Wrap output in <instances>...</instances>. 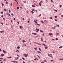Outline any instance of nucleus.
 <instances>
[{
    "label": "nucleus",
    "mask_w": 63,
    "mask_h": 63,
    "mask_svg": "<svg viewBox=\"0 0 63 63\" xmlns=\"http://www.w3.org/2000/svg\"><path fill=\"white\" fill-rule=\"evenodd\" d=\"M48 56H49V57H52V55L51 54H49L48 55Z\"/></svg>",
    "instance_id": "obj_1"
},
{
    "label": "nucleus",
    "mask_w": 63,
    "mask_h": 63,
    "mask_svg": "<svg viewBox=\"0 0 63 63\" xmlns=\"http://www.w3.org/2000/svg\"><path fill=\"white\" fill-rule=\"evenodd\" d=\"M28 54H24V56L26 57H27V56H28Z\"/></svg>",
    "instance_id": "obj_2"
},
{
    "label": "nucleus",
    "mask_w": 63,
    "mask_h": 63,
    "mask_svg": "<svg viewBox=\"0 0 63 63\" xmlns=\"http://www.w3.org/2000/svg\"><path fill=\"white\" fill-rule=\"evenodd\" d=\"M6 14H7V15H8V16H10V14H9V13L8 12Z\"/></svg>",
    "instance_id": "obj_3"
},
{
    "label": "nucleus",
    "mask_w": 63,
    "mask_h": 63,
    "mask_svg": "<svg viewBox=\"0 0 63 63\" xmlns=\"http://www.w3.org/2000/svg\"><path fill=\"white\" fill-rule=\"evenodd\" d=\"M44 22H45V23H47V20H45L44 21Z\"/></svg>",
    "instance_id": "obj_4"
},
{
    "label": "nucleus",
    "mask_w": 63,
    "mask_h": 63,
    "mask_svg": "<svg viewBox=\"0 0 63 63\" xmlns=\"http://www.w3.org/2000/svg\"><path fill=\"white\" fill-rule=\"evenodd\" d=\"M3 51L4 53H5V54L6 53V52L4 50H3Z\"/></svg>",
    "instance_id": "obj_5"
},
{
    "label": "nucleus",
    "mask_w": 63,
    "mask_h": 63,
    "mask_svg": "<svg viewBox=\"0 0 63 63\" xmlns=\"http://www.w3.org/2000/svg\"><path fill=\"white\" fill-rule=\"evenodd\" d=\"M32 33L33 34V35H37V34H36V33H34V32H32Z\"/></svg>",
    "instance_id": "obj_6"
},
{
    "label": "nucleus",
    "mask_w": 63,
    "mask_h": 63,
    "mask_svg": "<svg viewBox=\"0 0 63 63\" xmlns=\"http://www.w3.org/2000/svg\"><path fill=\"white\" fill-rule=\"evenodd\" d=\"M0 33H4V32L3 31H0Z\"/></svg>",
    "instance_id": "obj_7"
},
{
    "label": "nucleus",
    "mask_w": 63,
    "mask_h": 63,
    "mask_svg": "<svg viewBox=\"0 0 63 63\" xmlns=\"http://www.w3.org/2000/svg\"><path fill=\"white\" fill-rule=\"evenodd\" d=\"M23 43H25L26 42V41L25 40H23L22 41Z\"/></svg>",
    "instance_id": "obj_8"
},
{
    "label": "nucleus",
    "mask_w": 63,
    "mask_h": 63,
    "mask_svg": "<svg viewBox=\"0 0 63 63\" xmlns=\"http://www.w3.org/2000/svg\"><path fill=\"white\" fill-rule=\"evenodd\" d=\"M17 48L18 49H19V48H20V47H19V46L17 47Z\"/></svg>",
    "instance_id": "obj_9"
},
{
    "label": "nucleus",
    "mask_w": 63,
    "mask_h": 63,
    "mask_svg": "<svg viewBox=\"0 0 63 63\" xmlns=\"http://www.w3.org/2000/svg\"><path fill=\"white\" fill-rule=\"evenodd\" d=\"M7 58H12V57L10 56V57H7Z\"/></svg>",
    "instance_id": "obj_10"
},
{
    "label": "nucleus",
    "mask_w": 63,
    "mask_h": 63,
    "mask_svg": "<svg viewBox=\"0 0 63 63\" xmlns=\"http://www.w3.org/2000/svg\"><path fill=\"white\" fill-rule=\"evenodd\" d=\"M36 30H37V31H39V29H35Z\"/></svg>",
    "instance_id": "obj_11"
},
{
    "label": "nucleus",
    "mask_w": 63,
    "mask_h": 63,
    "mask_svg": "<svg viewBox=\"0 0 63 63\" xmlns=\"http://www.w3.org/2000/svg\"><path fill=\"white\" fill-rule=\"evenodd\" d=\"M52 35V33H49V35L50 36H51V35Z\"/></svg>",
    "instance_id": "obj_12"
},
{
    "label": "nucleus",
    "mask_w": 63,
    "mask_h": 63,
    "mask_svg": "<svg viewBox=\"0 0 63 63\" xmlns=\"http://www.w3.org/2000/svg\"><path fill=\"white\" fill-rule=\"evenodd\" d=\"M23 3H26V1H23Z\"/></svg>",
    "instance_id": "obj_13"
},
{
    "label": "nucleus",
    "mask_w": 63,
    "mask_h": 63,
    "mask_svg": "<svg viewBox=\"0 0 63 63\" xmlns=\"http://www.w3.org/2000/svg\"><path fill=\"white\" fill-rule=\"evenodd\" d=\"M40 31L42 33H43V32H44L42 30H40Z\"/></svg>",
    "instance_id": "obj_14"
},
{
    "label": "nucleus",
    "mask_w": 63,
    "mask_h": 63,
    "mask_svg": "<svg viewBox=\"0 0 63 63\" xmlns=\"http://www.w3.org/2000/svg\"><path fill=\"white\" fill-rule=\"evenodd\" d=\"M37 45H40V46H41V44L39 43H37Z\"/></svg>",
    "instance_id": "obj_15"
},
{
    "label": "nucleus",
    "mask_w": 63,
    "mask_h": 63,
    "mask_svg": "<svg viewBox=\"0 0 63 63\" xmlns=\"http://www.w3.org/2000/svg\"><path fill=\"white\" fill-rule=\"evenodd\" d=\"M41 40L42 41H43V37H41Z\"/></svg>",
    "instance_id": "obj_16"
},
{
    "label": "nucleus",
    "mask_w": 63,
    "mask_h": 63,
    "mask_svg": "<svg viewBox=\"0 0 63 63\" xmlns=\"http://www.w3.org/2000/svg\"><path fill=\"white\" fill-rule=\"evenodd\" d=\"M37 52L38 53H41V52L40 51H37Z\"/></svg>",
    "instance_id": "obj_17"
},
{
    "label": "nucleus",
    "mask_w": 63,
    "mask_h": 63,
    "mask_svg": "<svg viewBox=\"0 0 63 63\" xmlns=\"http://www.w3.org/2000/svg\"><path fill=\"white\" fill-rule=\"evenodd\" d=\"M45 49H47V47H45Z\"/></svg>",
    "instance_id": "obj_18"
},
{
    "label": "nucleus",
    "mask_w": 63,
    "mask_h": 63,
    "mask_svg": "<svg viewBox=\"0 0 63 63\" xmlns=\"http://www.w3.org/2000/svg\"><path fill=\"white\" fill-rule=\"evenodd\" d=\"M63 47L62 46H61V47H59V48H62V47Z\"/></svg>",
    "instance_id": "obj_19"
},
{
    "label": "nucleus",
    "mask_w": 63,
    "mask_h": 63,
    "mask_svg": "<svg viewBox=\"0 0 63 63\" xmlns=\"http://www.w3.org/2000/svg\"><path fill=\"white\" fill-rule=\"evenodd\" d=\"M39 50L40 51H41V49H40V48H39Z\"/></svg>",
    "instance_id": "obj_20"
},
{
    "label": "nucleus",
    "mask_w": 63,
    "mask_h": 63,
    "mask_svg": "<svg viewBox=\"0 0 63 63\" xmlns=\"http://www.w3.org/2000/svg\"><path fill=\"white\" fill-rule=\"evenodd\" d=\"M39 5L40 6H41V2H40L39 3Z\"/></svg>",
    "instance_id": "obj_21"
},
{
    "label": "nucleus",
    "mask_w": 63,
    "mask_h": 63,
    "mask_svg": "<svg viewBox=\"0 0 63 63\" xmlns=\"http://www.w3.org/2000/svg\"><path fill=\"white\" fill-rule=\"evenodd\" d=\"M2 56H4V54H1V55Z\"/></svg>",
    "instance_id": "obj_22"
},
{
    "label": "nucleus",
    "mask_w": 63,
    "mask_h": 63,
    "mask_svg": "<svg viewBox=\"0 0 63 63\" xmlns=\"http://www.w3.org/2000/svg\"><path fill=\"white\" fill-rule=\"evenodd\" d=\"M19 7H17V10H18V9H19Z\"/></svg>",
    "instance_id": "obj_23"
},
{
    "label": "nucleus",
    "mask_w": 63,
    "mask_h": 63,
    "mask_svg": "<svg viewBox=\"0 0 63 63\" xmlns=\"http://www.w3.org/2000/svg\"><path fill=\"white\" fill-rule=\"evenodd\" d=\"M42 45H43L44 46H46V45H45V44H42Z\"/></svg>",
    "instance_id": "obj_24"
},
{
    "label": "nucleus",
    "mask_w": 63,
    "mask_h": 63,
    "mask_svg": "<svg viewBox=\"0 0 63 63\" xmlns=\"http://www.w3.org/2000/svg\"><path fill=\"white\" fill-rule=\"evenodd\" d=\"M37 25H38V26H40V25L39 24H37Z\"/></svg>",
    "instance_id": "obj_25"
},
{
    "label": "nucleus",
    "mask_w": 63,
    "mask_h": 63,
    "mask_svg": "<svg viewBox=\"0 0 63 63\" xmlns=\"http://www.w3.org/2000/svg\"><path fill=\"white\" fill-rule=\"evenodd\" d=\"M4 11H6V12H7V10L6 9H4Z\"/></svg>",
    "instance_id": "obj_26"
},
{
    "label": "nucleus",
    "mask_w": 63,
    "mask_h": 63,
    "mask_svg": "<svg viewBox=\"0 0 63 63\" xmlns=\"http://www.w3.org/2000/svg\"><path fill=\"white\" fill-rule=\"evenodd\" d=\"M34 21L35 22V23H37V22H36V21L34 20Z\"/></svg>",
    "instance_id": "obj_27"
},
{
    "label": "nucleus",
    "mask_w": 63,
    "mask_h": 63,
    "mask_svg": "<svg viewBox=\"0 0 63 63\" xmlns=\"http://www.w3.org/2000/svg\"><path fill=\"white\" fill-rule=\"evenodd\" d=\"M31 12L32 13V14H33L34 13V12L33 11H31Z\"/></svg>",
    "instance_id": "obj_28"
},
{
    "label": "nucleus",
    "mask_w": 63,
    "mask_h": 63,
    "mask_svg": "<svg viewBox=\"0 0 63 63\" xmlns=\"http://www.w3.org/2000/svg\"><path fill=\"white\" fill-rule=\"evenodd\" d=\"M60 60H63V58L60 59H59Z\"/></svg>",
    "instance_id": "obj_29"
},
{
    "label": "nucleus",
    "mask_w": 63,
    "mask_h": 63,
    "mask_svg": "<svg viewBox=\"0 0 63 63\" xmlns=\"http://www.w3.org/2000/svg\"><path fill=\"white\" fill-rule=\"evenodd\" d=\"M41 22L42 23H43L44 24V22L42 21H41Z\"/></svg>",
    "instance_id": "obj_30"
},
{
    "label": "nucleus",
    "mask_w": 63,
    "mask_h": 63,
    "mask_svg": "<svg viewBox=\"0 0 63 63\" xmlns=\"http://www.w3.org/2000/svg\"><path fill=\"white\" fill-rule=\"evenodd\" d=\"M37 56L38 57V58H40V56H39V55H37Z\"/></svg>",
    "instance_id": "obj_31"
},
{
    "label": "nucleus",
    "mask_w": 63,
    "mask_h": 63,
    "mask_svg": "<svg viewBox=\"0 0 63 63\" xmlns=\"http://www.w3.org/2000/svg\"><path fill=\"white\" fill-rule=\"evenodd\" d=\"M2 6L3 7V6H4V4L3 3H2Z\"/></svg>",
    "instance_id": "obj_32"
},
{
    "label": "nucleus",
    "mask_w": 63,
    "mask_h": 63,
    "mask_svg": "<svg viewBox=\"0 0 63 63\" xmlns=\"http://www.w3.org/2000/svg\"><path fill=\"white\" fill-rule=\"evenodd\" d=\"M37 47L35 48H34V49H35V50H36V49H37Z\"/></svg>",
    "instance_id": "obj_33"
},
{
    "label": "nucleus",
    "mask_w": 63,
    "mask_h": 63,
    "mask_svg": "<svg viewBox=\"0 0 63 63\" xmlns=\"http://www.w3.org/2000/svg\"><path fill=\"white\" fill-rule=\"evenodd\" d=\"M54 11L55 12H57V10H55Z\"/></svg>",
    "instance_id": "obj_34"
},
{
    "label": "nucleus",
    "mask_w": 63,
    "mask_h": 63,
    "mask_svg": "<svg viewBox=\"0 0 63 63\" xmlns=\"http://www.w3.org/2000/svg\"><path fill=\"white\" fill-rule=\"evenodd\" d=\"M22 59L23 60H25V59H24V58H22Z\"/></svg>",
    "instance_id": "obj_35"
},
{
    "label": "nucleus",
    "mask_w": 63,
    "mask_h": 63,
    "mask_svg": "<svg viewBox=\"0 0 63 63\" xmlns=\"http://www.w3.org/2000/svg\"><path fill=\"white\" fill-rule=\"evenodd\" d=\"M17 51H18V52H19V51L17 50L16 51V52H17Z\"/></svg>",
    "instance_id": "obj_36"
},
{
    "label": "nucleus",
    "mask_w": 63,
    "mask_h": 63,
    "mask_svg": "<svg viewBox=\"0 0 63 63\" xmlns=\"http://www.w3.org/2000/svg\"><path fill=\"white\" fill-rule=\"evenodd\" d=\"M20 29H21L22 28H21V26H20Z\"/></svg>",
    "instance_id": "obj_37"
},
{
    "label": "nucleus",
    "mask_w": 63,
    "mask_h": 63,
    "mask_svg": "<svg viewBox=\"0 0 63 63\" xmlns=\"http://www.w3.org/2000/svg\"><path fill=\"white\" fill-rule=\"evenodd\" d=\"M55 21H57V20L56 19H55Z\"/></svg>",
    "instance_id": "obj_38"
},
{
    "label": "nucleus",
    "mask_w": 63,
    "mask_h": 63,
    "mask_svg": "<svg viewBox=\"0 0 63 63\" xmlns=\"http://www.w3.org/2000/svg\"><path fill=\"white\" fill-rule=\"evenodd\" d=\"M9 13H11V10H9Z\"/></svg>",
    "instance_id": "obj_39"
},
{
    "label": "nucleus",
    "mask_w": 63,
    "mask_h": 63,
    "mask_svg": "<svg viewBox=\"0 0 63 63\" xmlns=\"http://www.w3.org/2000/svg\"><path fill=\"white\" fill-rule=\"evenodd\" d=\"M15 1L16 2H17V1H16V0H15Z\"/></svg>",
    "instance_id": "obj_40"
},
{
    "label": "nucleus",
    "mask_w": 63,
    "mask_h": 63,
    "mask_svg": "<svg viewBox=\"0 0 63 63\" xmlns=\"http://www.w3.org/2000/svg\"><path fill=\"white\" fill-rule=\"evenodd\" d=\"M56 25L57 26H58V27H59V26L58 25Z\"/></svg>",
    "instance_id": "obj_41"
},
{
    "label": "nucleus",
    "mask_w": 63,
    "mask_h": 63,
    "mask_svg": "<svg viewBox=\"0 0 63 63\" xmlns=\"http://www.w3.org/2000/svg\"><path fill=\"white\" fill-rule=\"evenodd\" d=\"M6 3L7 4H8V2L6 1Z\"/></svg>",
    "instance_id": "obj_42"
},
{
    "label": "nucleus",
    "mask_w": 63,
    "mask_h": 63,
    "mask_svg": "<svg viewBox=\"0 0 63 63\" xmlns=\"http://www.w3.org/2000/svg\"><path fill=\"white\" fill-rule=\"evenodd\" d=\"M61 16L62 17H63V15H61Z\"/></svg>",
    "instance_id": "obj_43"
},
{
    "label": "nucleus",
    "mask_w": 63,
    "mask_h": 63,
    "mask_svg": "<svg viewBox=\"0 0 63 63\" xmlns=\"http://www.w3.org/2000/svg\"><path fill=\"white\" fill-rule=\"evenodd\" d=\"M1 17H3V16L2 15L1 16Z\"/></svg>",
    "instance_id": "obj_44"
},
{
    "label": "nucleus",
    "mask_w": 63,
    "mask_h": 63,
    "mask_svg": "<svg viewBox=\"0 0 63 63\" xmlns=\"http://www.w3.org/2000/svg\"><path fill=\"white\" fill-rule=\"evenodd\" d=\"M56 40H58V38H56Z\"/></svg>",
    "instance_id": "obj_45"
},
{
    "label": "nucleus",
    "mask_w": 63,
    "mask_h": 63,
    "mask_svg": "<svg viewBox=\"0 0 63 63\" xmlns=\"http://www.w3.org/2000/svg\"><path fill=\"white\" fill-rule=\"evenodd\" d=\"M18 58H19L18 57H17V58L16 59V60L18 59Z\"/></svg>",
    "instance_id": "obj_46"
},
{
    "label": "nucleus",
    "mask_w": 63,
    "mask_h": 63,
    "mask_svg": "<svg viewBox=\"0 0 63 63\" xmlns=\"http://www.w3.org/2000/svg\"><path fill=\"white\" fill-rule=\"evenodd\" d=\"M14 20H16V18H14Z\"/></svg>",
    "instance_id": "obj_47"
},
{
    "label": "nucleus",
    "mask_w": 63,
    "mask_h": 63,
    "mask_svg": "<svg viewBox=\"0 0 63 63\" xmlns=\"http://www.w3.org/2000/svg\"><path fill=\"white\" fill-rule=\"evenodd\" d=\"M50 18L51 19H52V17H51Z\"/></svg>",
    "instance_id": "obj_48"
},
{
    "label": "nucleus",
    "mask_w": 63,
    "mask_h": 63,
    "mask_svg": "<svg viewBox=\"0 0 63 63\" xmlns=\"http://www.w3.org/2000/svg\"><path fill=\"white\" fill-rule=\"evenodd\" d=\"M2 51V50L1 49V48H0V51Z\"/></svg>",
    "instance_id": "obj_49"
},
{
    "label": "nucleus",
    "mask_w": 63,
    "mask_h": 63,
    "mask_svg": "<svg viewBox=\"0 0 63 63\" xmlns=\"http://www.w3.org/2000/svg\"><path fill=\"white\" fill-rule=\"evenodd\" d=\"M36 32H38V31H35Z\"/></svg>",
    "instance_id": "obj_50"
},
{
    "label": "nucleus",
    "mask_w": 63,
    "mask_h": 63,
    "mask_svg": "<svg viewBox=\"0 0 63 63\" xmlns=\"http://www.w3.org/2000/svg\"><path fill=\"white\" fill-rule=\"evenodd\" d=\"M56 34H57V35H58V34H59V33H56Z\"/></svg>",
    "instance_id": "obj_51"
},
{
    "label": "nucleus",
    "mask_w": 63,
    "mask_h": 63,
    "mask_svg": "<svg viewBox=\"0 0 63 63\" xmlns=\"http://www.w3.org/2000/svg\"><path fill=\"white\" fill-rule=\"evenodd\" d=\"M11 15H12V16H13L14 15L13 14H11Z\"/></svg>",
    "instance_id": "obj_52"
},
{
    "label": "nucleus",
    "mask_w": 63,
    "mask_h": 63,
    "mask_svg": "<svg viewBox=\"0 0 63 63\" xmlns=\"http://www.w3.org/2000/svg\"><path fill=\"white\" fill-rule=\"evenodd\" d=\"M51 62H52V61H53V60H51Z\"/></svg>",
    "instance_id": "obj_53"
},
{
    "label": "nucleus",
    "mask_w": 63,
    "mask_h": 63,
    "mask_svg": "<svg viewBox=\"0 0 63 63\" xmlns=\"http://www.w3.org/2000/svg\"><path fill=\"white\" fill-rule=\"evenodd\" d=\"M18 24H19V22L18 21L17 22Z\"/></svg>",
    "instance_id": "obj_54"
},
{
    "label": "nucleus",
    "mask_w": 63,
    "mask_h": 63,
    "mask_svg": "<svg viewBox=\"0 0 63 63\" xmlns=\"http://www.w3.org/2000/svg\"><path fill=\"white\" fill-rule=\"evenodd\" d=\"M12 5H13V4H12V3H11V6H12Z\"/></svg>",
    "instance_id": "obj_55"
},
{
    "label": "nucleus",
    "mask_w": 63,
    "mask_h": 63,
    "mask_svg": "<svg viewBox=\"0 0 63 63\" xmlns=\"http://www.w3.org/2000/svg\"><path fill=\"white\" fill-rule=\"evenodd\" d=\"M11 22H13V21H12V20H11Z\"/></svg>",
    "instance_id": "obj_56"
},
{
    "label": "nucleus",
    "mask_w": 63,
    "mask_h": 63,
    "mask_svg": "<svg viewBox=\"0 0 63 63\" xmlns=\"http://www.w3.org/2000/svg\"><path fill=\"white\" fill-rule=\"evenodd\" d=\"M41 63H44V62H41Z\"/></svg>",
    "instance_id": "obj_57"
},
{
    "label": "nucleus",
    "mask_w": 63,
    "mask_h": 63,
    "mask_svg": "<svg viewBox=\"0 0 63 63\" xmlns=\"http://www.w3.org/2000/svg\"><path fill=\"white\" fill-rule=\"evenodd\" d=\"M41 15L40 14V15H39V16H41Z\"/></svg>",
    "instance_id": "obj_58"
},
{
    "label": "nucleus",
    "mask_w": 63,
    "mask_h": 63,
    "mask_svg": "<svg viewBox=\"0 0 63 63\" xmlns=\"http://www.w3.org/2000/svg\"><path fill=\"white\" fill-rule=\"evenodd\" d=\"M55 18H57V16H55Z\"/></svg>",
    "instance_id": "obj_59"
},
{
    "label": "nucleus",
    "mask_w": 63,
    "mask_h": 63,
    "mask_svg": "<svg viewBox=\"0 0 63 63\" xmlns=\"http://www.w3.org/2000/svg\"><path fill=\"white\" fill-rule=\"evenodd\" d=\"M32 11H34V9H32Z\"/></svg>",
    "instance_id": "obj_60"
},
{
    "label": "nucleus",
    "mask_w": 63,
    "mask_h": 63,
    "mask_svg": "<svg viewBox=\"0 0 63 63\" xmlns=\"http://www.w3.org/2000/svg\"><path fill=\"white\" fill-rule=\"evenodd\" d=\"M51 2H53V1L52 0H51Z\"/></svg>",
    "instance_id": "obj_61"
},
{
    "label": "nucleus",
    "mask_w": 63,
    "mask_h": 63,
    "mask_svg": "<svg viewBox=\"0 0 63 63\" xmlns=\"http://www.w3.org/2000/svg\"><path fill=\"white\" fill-rule=\"evenodd\" d=\"M23 20H24V18H23Z\"/></svg>",
    "instance_id": "obj_62"
},
{
    "label": "nucleus",
    "mask_w": 63,
    "mask_h": 63,
    "mask_svg": "<svg viewBox=\"0 0 63 63\" xmlns=\"http://www.w3.org/2000/svg\"><path fill=\"white\" fill-rule=\"evenodd\" d=\"M62 6L61 5H60V7H62Z\"/></svg>",
    "instance_id": "obj_63"
},
{
    "label": "nucleus",
    "mask_w": 63,
    "mask_h": 63,
    "mask_svg": "<svg viewBox=\"0 0 63 63\" xmlns=\"http://www.w3.org/2000/svg\"><path fill=\"white\" fill-rule=\"evenodd\" d=\"M3 19L4 20H5V18H3Z\"/></svg>",
    "instance_id": "obj_64"
}]
</instances>
